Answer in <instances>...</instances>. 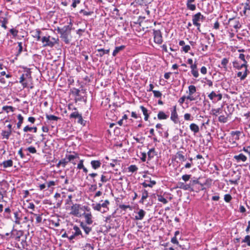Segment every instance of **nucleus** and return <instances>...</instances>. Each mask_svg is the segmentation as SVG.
<instances>
[{"mask_svg":"<svg viewBox=\"0 0 250 250\" xmlns=\"http://www.w3.org/2000/svg\"><path fill=\"white\" fill-rule=\"evenodd\" d=\"M232 199V197L230 194H227L224 196V200L227 203H229Z\"/></svg>","mask_w":250,"mask_h":250,"instance_id":"57","label":"nucleus"},{"mask_svg":"<svg viewBox=\"0 0 250 250\" xmlns=\"http://www.w3.org/2000/svg\"><path fill=\"white\" fill-rule=\"evenodd\" d=\"M169 117L168 114H166L163 111H160L157 114V118L159 120H166Z\"/></svg>","mask_w":250,"mask_h":250,"instance_id":"26","label":"nucleus"},{"mask_svg":"<svg viewBox=\"0 0 250 250\" xmlns=\"http://www.w3.org/2000/svg\"><path fill=\"white\" fill-rule=\"evenodd\" d=\"M12 211L14 214V219L12 218L11 220L16 224L20 225L23 215L22 212L19 208H13Z\"/></svg>","mask_w":250,"mask_h":250,"instance_id":"2","label":"nucleus"},{"mask_svg":"<svg viewBox=\"0 0 250 250\" xmlns=\"http://www.w3.org/2000/svg\"><path fill=\"white\" fill-rule=\"evenodd\" d=\"M109 204V202L108 200H106L104 201V202L103 203V204H101V206L102 207L104 208V209H108V208H107V205H108Z\"/></svg>","mask_w":250,"mask_h":250,"instance_id":"63","label":"nucleus"},{"mask_svg":"<svg viewBox=\"0 0 250 250\" xmlns=\"http://www.w3.org/2000/svg\"><path fill=\"white\" fill-rule=\"evenodd\" d=\"M2 110L5 111L6 113H8L9 111L14 112L15 108L12 106L5 105L2 107Z\"/></svg>","mask_w":250,"mask_h":250,"instance_id":"39","label":"nucleus"},{"mask_svg":"<svg viewBox=\"0 0 250 250\" xmlns=\"http://www.w3.org/2000/svg\"><path fill=\"white\" fill-rule=\"evenodd\" d=\"M80 226L83 229L86 235L89 234L90 232L92 230V228L91 227L87 226L83 222H82L80 224Z\"/></svg>","mask_w":250,"mask_h":250,"instance_id":"22","label":"nucleus"},{"mask_svg":"<svg viewBox=\"0 0 250 250\" xmlns=\"http://www.w3.org/2000/svg\"><path fill=\"white\" fill-rule=\"evenodd\" d=\"M70 119H78V123L81 125H85V121L83 120V117L81 114L79 113L78 111H75L72 112L69 116Z\"/></svg>","mask_w":250,"mask_h":250,"instance_id":"6","label":"nucleus"},{"mask_svg":"<svg viewBox=\"0 0 250 250\" xmlns=\"http://www.w3.org/2000/svg\"><path fill=\"white\" fill-rule=\"evenodd\" d=\"M146 212L143 209H140L137 213V215L135 216L136 220H142L145 216Z\"/></svg>","mask_w":250,"mask_h":250,"instance_id":"30","label":"nucleus"},{"mask_svg":"<svg viewBox=\"0 0 250 250\" xmlns=\"http://www.w3.org/2000/svg\"><path fill=\"white\" fill-rule=\"evenodd\" d=\"M41 41L43 43H45L43 45L44 47L49 46L52 47L55 45V42H53L50 40V37L49 36L42 37Z\"/></svg>","mask_w":250,"mask_h":250,"instance_id":"10","label":"nucleus"},{"mask_svg":"<svg viewBox=\"0 0 250 250\" xmlns=\"http://www.w3.org/2000/svg\"><path fill=\"white\" fill-rule=\"evenodd\" d=\"M228 24L230 27H233L236 30L240 28L241 27V25L239 21L235 18L229 19L228 21Z\"/></svg>","mask_w":250,"mask_h":250,"instance_id":"9","label":"nucleus"},{"mask_svg":"<svg viewBox=\"0 0 250 250\" xmlns=\"http://www.w3.org/2000/svg\"><path fill=\"white\" fill-rule=\"evenodd\" d=\"M33 33L32 36L34 38L37 39V41H40L42 39H41L40 35L42 34V32L40 29H38L35 31H33L31 32Z\"/></svg>","mask_w":250,"mask_h":250,"instance_id":"24","label":"nucleus"},{"mask_svg":"<svg viewBox=\"0 0 250 250\" xmlns=\"http://www.w3.org/2000/svg\"><path fill=\"white\" fill-rule=\"evenodd\" d=\"M13 163L12 160H8L3 161L2 163L0 164V166H2L3 168H7L11 167L13 166Z\"/></svg>","mask_w":250,"mask_h":250,"instance_id":"28","label":"nucleus"},{"mask_svg":"<svg viewBox=\"0 0 250 250\" xmlns=\"http://www.w3.org/2000/svg\"><path fill=\"white\" fill-rule=\"evenodd\" d=\"M242 243H247L248 246H250V235H246L242 240Z\"/></svg>","mask_w":250,"mask_h":250,"instance_id":"47","label":"nucleus"},{"mask_svg":"<svg viewBox=\"0 0 250 250\" xmlns=\"http://www.w3.org/2000/svg\"><path fill=\"white\" fill-rule=\"evenodd\" d=\"M196 184H198V180L194 179V180H189V182L188 184H187V190L190 191H193L194 189H193L194 186Z\"/></svg>","mask_w":250,"mask_h":250,"instance_id":"14","label":"nucleus"},{"mask_svg":"<svg viewBox=\"0 0 250 250\" xmlns=\"http://www.w3.org/2000/svg\"><path fill=\"white\" fill-rule=\"evenodd\" d=\"M73 230L74 232H72V234L70 235L68 237V239L69 241H72L76 237L79 236L80 235L81 236L82 238L84 237V236L82 234V232L80 229L76 225L73 226Z\"/></svg>","mask_w":250,"mask_h":250,"instance_id":"4","label":"nucleus"},{"mask_svg":"<svg viewBox=\"0 0 250 250\" xmlns=\"http://www.w3.org/2000/svg\"><path fill=\"white\" fill-rule=\"evenodd\" d=\"M97 51L98 52V53L96 54V56L98 57H102L104 55L109 54L110 49H104L103 48H101L98 49Z\"/></svg>","mask_w":250,"mask_h":250,"instance_id":"18","label":"nucleus"},{"mask_svg":"<svg viewBox=\"0 0 250 250\" xmlns=\"http://www.w3.org/2000/svg\"><path fill=\"white\" fill-rule=\"evenodd\" d=\"M189 128L194 133H197L199 131V126L194 123L191 124L189 125Z\"/></svg>","mask_w":250,"mask_h":250,"instance_id":"34","label":"nucleus"},{"mask_svg":"<svg viewBox=\"0 0 250 250\" xmlns=\"http://www.w3.org/2000/svg\"><path fill=\"white\" fill-rule=\"evenodd\" d=\"M148 161L151 160L154 157L157 155V152L156 151L155 148H152L149 150L147 153Z\"/></svg>","mask_w":250,"mask_h":250,"instance_id":"16","label":"nucleus"},{"mask_svg":"<svg viewBox=\"0 0 250 250\" xmlns=\"http://www.w3.org/2000/svg\"><path fill=\"white\" fill-rule=\"evenodd\" d=\"M68 26H64L62 28H58V33L61 35V37L64 39V42L66 43L68 42V32L67 29Z\"/></svg>","mask_w":250,"mask_h":250,"instance_id":"7","label":"nucleus"},{"mask_svg":"<svg viewBox=\"0 0 250 250\" xmlns=\"http://www.w3.org/2000/svg\"><path fill=\"white\" fill-rule=\"evenodd\" d=\"M245 72H244V74H243V75L241 76V78H240V80L241 81L245 80V78L247 77L248 73L250 72L249 71V70H248L247 67H245Z\"/></svg>","mask_w":250,"mask_h":250,"instance_id":"60","label":"nucleus"},{"mask_svg":"<svg viewBox=\"0 0 250 250\" xmlns=\"http://www.w3.org/2000/svg\"><path fill=\"white\" fill-rule=\"evenodd\" d=\"M193 118L191 117V115L189 113H186L184 115V119L186 121H192Z\"/></svg>","mask_w":250,"mask_h":250,"instance_id":"61","label":"nucleus"},{"mask_svg":"<svg viewBox=\"0 0 250 250\" xmlns=\"http://www.w3.org/2000/svg\"><path fill=\"white\" fill-rule=\"evenodd\" d=\"M242 4L244 5L243 12L244 14H246L247 10H250V3L249 2H246Z\"/></svg>","mask_w":250,"mask_h":250,"instance_id":"53","label":"nucleus"},{"mask_svg":"<svg viewBox=\"0 0 250 250\" xmlns=\"http://www.w3.org/2000/svg\"><path fill=\"white\" fill-rule=\"evenodd\" d=\"M206 184V183L204 184H201L200 183V182L198 181V184H196L195 186H194L193 189H194L193 191L198 192L199 190H203L205 189V188L203 187L204 185H205Z\"/></svg>","mask_w":250,"mask_h":250,"instance_id":"20","label":"nucleus"},{"mask_svg":"<svg viewBox=\"0 0 250 250\" xmlns=\"http://www.w3.org/2000/svg\"><path fill=\"white\" fill-rule=\"evenodd\" d=\"M17 117L19 120L18 123L17 124V128H20L23 121V117L21 114H19Z\"/></svg>","mask_w":250,"mask_h":250,"instance_id":"37","label":"nucleus"},{"mask_svg":"<svg viewBox=\"0 0 250 250\" xmlns=\"http://www.w3.org/2000/svg\"><path fill=\"white\" fill-rule=\"evenodd\" d=\"M93 12L92 11H86L83 9H82L80 11V13L83 14V15L84 16H90L93 14Z\"/></svg>","mask_w":250,"mask_h":250,"instance_id":"59","label":"nucleus"},{"mask_svg":"<svg viewBox=\"0 0 250 250\" xmlns=\"http://www.w3.org/2000/svg\"><path fill=\"white\" fill-rule=\"evenodd\" d=\"M25 136L27 137H28V138L26 139L27 143L28 144H31L33 141V138L32 135H31L30 134H24V136Z\"/></svg>","mask_w":250,"mask_h":250,"instance_id":"55","label":"nucleus"},{"mask_svg":"<svg viewBox=\"0 0 250 250\" xmlns=\"http://www.w3.org/2000/svg\"><path fill=\"white\" fill-rule=\"evenodd\" d=\"M82 209L83 208L81 207L80 205L78 204H73L71 207V211L70 212V214L76 217H81L82 214L80 213V210Z\"/></svg>","mask_w":250,"mask_h":250,"instance_id":"3","label":"nucleus"},{"mask_svg":"<svg viewBox=\"0 0 250 250\" xmlns=\"http://www.w3.org/2000/svg\"><path fill=\"white\" fill-rule=\"evenodd\" d=\"M158 197V201L163 203L164 204H166L168 203V201L162 195H157Z\"/></svg>","mask_w":250,"mask_h":250,"instance_id":"40","label":"nucleus"},{"mask_svg":"<svg viewBox=\"0 0 250 250\" xmlns=\"http://www.w3.org/2000/svg\"><path fill=\"white\" fill-rule=\"evenodd\" d=\"M32 214H33L34 216H36V223L39 224L42 221V217L41 215H38L36 214L33 213L32 212H31Z\"/></svg>","mask_w":250,"mask_h":250,"instance_id":"62","label":"nucleus"},{"mask_svg":"<svg viewBox=\"0 0 250 250\" xmlns=\"http://www.w3.org/2000/svg\"><path fill=\"white\" fill-rule=\"evenodd\" d=\"M90 164L92 167L94 169L99 168L101 165V162L99 160H92L91 161Z\"/></svg>","mask_w":250,"mask_h":250,"instance_id":"21","label":"nucleus"},{"mask_svg":"<svg viewBox=\"0 0 250 250\" xmlns=\"http://www.w3.org/2000/svg\"><path fill=\"white\" fill-rule=\"evenodd\" d=\"M196 91V88L193 85H190L188 86V94L193 95Z\"/></svg>","mask_w":250,"mask_h":250,"instance_id":"43","label":"nucleus"},{"mask_svg":"<svg viewBox=\"0 0 250 250\" xmlns=\"http://www.w3.org/2000/svg\"><path fill=\"white\" fill-rule=\"evenodd\" d=\"M0 22L1 23V26L4 29H7L6 24L8 23V19L7 18H0Z\"/></svg>","mask_w":250,"mask_h":250,"instance_id":"35","label":"nucleus"},{"mask_svg":"<svg viewBox=\"0 0 250 250\" xmlns=\"http://www.w3.org/2000/svg\"><path fill=\"white\" fill-rule=\"evenodd\" d=\"M170 119L175 123L177 124L179 123L178 116L176 111V106L175 105L173 107V109L171 111Z\"/></svg>","mask_w":250,"mask_h":250,"instance_id":"11","label":"nucleus"},{"mask_svg":"<svg viewBox=\"0 0 250 250\" xmlns=\"http://www.w3.org/2000/svg\"><path fill=\"white\" fill-rule=\"evenodd\" d=\"M12 133V130H2L1 133V135L3 139H6L8 140L9 138V136Z\"/></svg>","mask_w":250,"mask_h":250,"instance_id":"29","label":"nucleus"},{"mask_svg":"<svg viewBox=\"0 0 250 250\" xmlns=\"http://www.w3.org/2000/svg\"><path fill=\"white\" fill-rule=\"evenodd\" d=\"M156 182L154 180H151L148 181L147 180H145L144 182L142 183V185L144 188L150 187L152 188L153 186L155 185Z\"/></svg>","mask_w":250,"mask_h":250,"instance_id":"17","label":"nucleus"},{"mask_svg":"<svg viewBox=\"0 0 250 250\" xmlns=\"http://www.w3.org/2000/svg\"><path fill=\"white\" fill-rule=\"evenodd\" d=\"M141 192H142V199H146L147 197H148V191L145 189H142L141 190Z\"/></svg>","mask_w":250,"mask_h":250,"instance_id":"51","label":"nucleus"},{"mask_svg":"<svg viewBox=\"0 0 250 250\" xmlns=\"http://www.w3.org/2000/svg\"><path fill=\"white\" fill-rule=\"evenodd\" d=\"M154 40L156 43L161 44L163 42V37L160 30H153Z\"/></svg>","mask_w":250,"mask_h":250,"instance_id":"5","label":"nucleus"},{"mask_svg":"<svg viewBox=\"0 0 250 250\" xmlns=\"http://www.w3.org/2000/svg\"><path fill=\"white\" fill-rule=\"evenodd\" d=\"M82 92L83 94L86 93V90L85 89H82L81 90L77 89L76 88H73L71 90L72 94L74 95H75L76 96H80V93Z\"/></svg>","mask_w":250,"mask_h":250,"instance_id":"27","label":"nucleus"},{"mask_svg":"<svg viewBox=\"0 0 250 250\" xmlns=\"http://www.w3.org/2000/svg\"><path fill=\"white\" fill-rule=\"evenodd\" d=\"M177 187L178 188L187 190V184L183 182H178Z\"/></svg>","mask_w":250,"mask_h":250,"instance_id":"42","label":"nucleus"},{"mask_svg":"<svg viewBox=\"0 0 250 250\" xmlns=\"http://www.w3.org/2000/svg\"><path fill=\"white\" fill-rule=\"evenodd\" d=\"M46 117L47 118V120H53V121H58V119H59V117L55 116V115H48V114H46Z\"/></svg>","mask_w":250,"mask_h":250,"instance_id":"45","label":"nucleus"},{"mask_svg":"<svg viewBox=\"0 0 250 250\" xmlns=\"http://www.w3.org/2000/svg\"><path fill=\"white\" fill-rule=\"evenodd\" d=\"M200 15H198L197 13L194 15L192 17V22L193 24L196 26H200L201 24L199 22L200 21Z\"/></svg>","mask_w":250,"mask_h":250,"instance_id":"19","label":"nucleus"},{"mask_svg":"<svg viewBox=\"0 0 250 250\" xmlns=\"http://www.w3.org/2000/svg\"><path fill=\"white\" fill-rule=\"evenodd\" d=\"M176 157L181 161L184 162L186 160V157L182 154V151H178L176 154Z\"/></svg>","mask_w":250,"mask_h":250,"instance_id":"38","label":"nucleus"},{"mask_svg":"<svg viewBox=\"0 0 250 250\" xmlns=\"http://www.w3.org/2000/svg\"><path fill=\"white\" fill-rule=\"evenodd\" d=\"M18 47H17V50L18 51L16 54V56L17 57L19 56L21 52L24 50L27 51L26 50V45L25 44H23L22 42H18Z\"/></svg>","mask_w":250,"mask_h":250,"instance_id":"13","label":"nucleus"},{"mask_svg":"<svg viewBox=\"0 0 250 250\" xmlns=\"http://www.w3.org/2000/svg\"><path fill=\"white\" fill-rule=\"evenodd\" d=\"M187 7L188 9L191 10V11H194L196 9L195 5L194 4H192V3L187 2Z\"/></svg>","mask_w":250,"mask_h":250,"instance_id":"48","label":"nucleus"},{"mask_svg":"<svg viewBox=\"0 0 250 250\" xmlns=\"http://www.w3.org/2000/svg\"><path fill=\"white\" fill-rule=\"evenodd\" d=\"M5 68L6 69V68L4 66L2 62H0V77L2 76H4L6 75V72L5 71H2V70Z\"/></svg>","mask_w":250,"mask_h":250,"instance_id":"46","label":"nucleus"},{"mask_svg":"<svg viewBox=\"0 0 250 250\" xmlns=\"http://www.w3.org/2000/svg\"><path fill=\"white\" fill-rule=\"evenodd\" d=\"M153 93L155 97L161 98L162 94L159 91L154 90L153 91Z\"/></svg>","mask_w":250,"mask_h":250,"instance_id":"64","label":"nucleus"},{"mask_svg":"<svg viewBox=\"0 0 250 250\" xmlns=\"http://www.w3.org/2000/svg\"><path fill=\"white\" fill-rule=\"evenodd\" d=\"M233 158L237 163L240 162H245L247 160V156L243 153H240L238 155H234Z\"/></svg>","mask_w":250,"mask_h":250,"instance_id":"15","label":"nucleus"},{"mask_svg":"<svg viewBox=\"0 0 250 250\" xmlns=\"http://www.w3.org/2000/svg\"><path fill=\"white\" fill-rule=\"evenodd\" d=\"M12 212V210L9 208H6L4 209L3 216L6 219H12L11 213Z\"/></svg>","mask_w":250,"mask_h":250,"instance_id":"23","label":"nucleus"},{"mask_svg":"<svg viewBox=\"0 0 250 250\" xmlns=\"http://www.w3.org/2000/svg\"><path fill=\"white\" fill-rule=\"evenodd\" d=\"M12 235L11 232H7L4 234H0V236L2 239H6V240H8L9 238L11 237Z\"/></svg>","mask_w":250,"mask_h":250,"instance_id":"49","label":"nucleus"},{"mask_svg":"<svg viewBox=\"0 0 250 250\" xmlns=\"http://www.w3.org/2000/svg\"><path fill=\"white\" fill-rule=\"evenodd\" d=\"M26 149L27 150H28L31 153L34 154L37 152V150H36L35 147L34 146H30L27 147Z\"/></svg>","mask_w":250,"mask_h":250,"instance_id":"58","label":"nucleus"},{"mask_svg":"<svg viewBox=\"0 0 250 250\" xmlns=\"http://www.w3.org/2000/svg\"><path fill=\"white\" fill-rule=\"evenodd\" d=\"M135 1L139 5L146 6L151 3L153 0H135Z\"/></svg>","mask_w":250,"mask_h":250,"instance_id":"31","label":"nucleus"},{"mask_svg":"<svg viewBox=\"0 0 250 250\" xmlns=\"http://www.w3.org/2000/svg\"><path fill=\"white\" fill-rule=\"evenodd\" d=\"M9 32L14 38L18 36V30L15 28L11 29L9 30Z\"/></svg>","mask_w":250,"mask_h":250,"instance_id":"56","label":"nucleus"},{"mask_svg":"<svg viewBox=\"0 0 250 250\" xmlns=\"http://www.w3.org/2000/svg\"><path fill=\"white\" fill-rule=\"evenodd\" d=\"M93 208L95 210L100 211L101 212H105L106 211V210L104 209L103 210H101L102 207L101 206V204H97L96 205L94 206V205H93Z\"/></svg>","mask_w":250,"mask_h":250,"instance_id":"41","label":"nucleus"},{"mask_svg":"<svg viewBox=\"0 0 250 250\" xmlns=\"http://www.w3.org/2000/svg\"><path fill=\"white\" fill-rule=\"evenodd\" d=\"M79 156L77 154L75 155H68L66 156V158L64 159H62L61 160L58 164L57 165V167H59L60 166H62L63 167H65L67 164L69 162L73 161L74 159H76L77 158H79Z\"/></svg>","mask_w":250,"mask_h":250,"instance_id":"1","label":"nucleus"},{"mask_svg":"<svg viewBox=\"0 0 250 250\" xmlns=\"http://www.w3.org/2000/svg\"><path fill=\"white\" fill-rule=\"evenodd\" d=\"M218 121L220 123H226L228 121V118L224 115H221L219 117Z\"/></svg>","mask_w":250,"mask_h":250,"instance_id":"52","label":"nucleus"},{"mask_svg":"<svg viewBox=\"0 0 250 250\" xmlns=\"http://www.w3.org/2000/svg\"><path fill=\"white\" fill-rule=\"evenodd\" d=\"M241 132L240 131H232L230 132V135L235 140H238L239 139L240 135Z\"/></svg>","mask_w":250,"mask_h":250,"instance_id":"33","label":"nucleus"},{"mask_svg":"<svg viewBox=\"0 0 250 250\" xmlns=\"http://www.w3.org/2000/svg\"><path fill=\"white\" fill-rule=\"evenodd\" d=\"M125 48V46L124 45L115 47L112 53V56L114 57L116 56L120 51H123Z\"/></svg>","mask_w":250,"mask_h":250,"instance_id":"25","label":"nucleus"},{"mask_svg":"<svg viewBox=\"0 0 250 250\" xmlns=\"http://www.w3.org/2000/svg\"><path fill=\"white\" fill-rule=\"evenodd\" d=\"M128 171L131 172H136L138 170V167L136 165H130L128 167Z\"/></svg>","mask_w":250,"mask_h":250,"instance_id":"50","label":"nucleus"},{"mask_svg":"<svg viewBox=\"0 0 250 250\" xmlns=\"http://www.w3.org/2000/svg\"><path fill=\"white\" fill-rule=\"evenodd\" d=\"M209 98L213 103H216L220 101L222 98V95L221 93H216L214 91H212L208 95Z\"/></svg>","mask_w":250,"mask_h":250,"instance_id":"8","label":"nucleus"},{"mask_svg":"<svg viewBox=\"0 0 250 250\" xmlns=\"http://www.w3.org/2000/svg\"><path fill=\"white\" fill-rule=\"evenodd\" d=\"M245 66V64H240L237 61H235L233 62V66L238 70L241 69Z\"/></svg>","mask_w":250,"mask_h":250,"instance_id":"36","label":"nucleus"},{"mask_svg":"<svg viewBox=\"0 0 250 250\" xmlns=\"http://www.w3.org/2000/svg\"><path fill=\"white\" fill-rule=\"evenodd\" d=\"M81 216H83L84 218L85 222L87 224L91 225L92 224V216L90 212H83L81 214Z\"/></svg>","mask_w":250,"mask_h":250,"instance_id":"12","label":"nucleus"},{"mask_svg":"<svg viewBox=\"0 0 250 250\" xmlns=\"http://www.w3.org/2000/svg\"><path fill=\"white\" fill-rule=\"evenodd\" d=\"M229 62V60L228 59L225 58H223L221 61V64L223 66V67L225 69V70L227 69V64Z\"/></svg>","mask_w":250,"mask_h":250,"instance_id":"44","label":"nucleus"},{"mask_svg":"<svg viewBox=\"0 0 250 250\" xmlns=\"http://www.w3.org/2000/svg\"><path fill=\"white\" fill-rule=\"evenodd\" d=\"M140 108L143 112L144 115L145 116L144 119L145 121H147L149 118V114L148 113L147 109L143 105L140 106Z\"/></svg>","mask_w":250,"mask_h":250,"instance_id":"32","label":"nucleus"},{"mask_svg":"<svg viewBox=\"0 0 250 250\" xmlns=\"http://www.w3.org/2000/svg\"><path fill=\"white\" fill-rule=\"evenodd\" d=\"M191 175L185 174L182 176V179L184 182H187L189 181L190 179L191 178Z\"/></svg>","mask_w":250,"mask_h":250,"instance_id":"54","label":"nucleus"}]
</instances>
